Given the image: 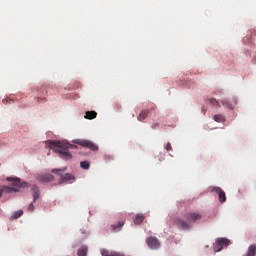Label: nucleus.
<instances>
[{"label":"nucleus","instance_id":"1","mask_svg":"<svg viewBox=\"0 0 256 256\" xmlns=\"http://www.w3.org/2000/svg\"><path fill=\"white\" fill-rule=\"evenodd\" d=\"M47 145L50 147V149H55V152L58 153L61 159H64L65 161L73 159V155L71 154V152H69V143L63 141L49 140L47 142Z\"/></svg>","mask_w":256,"mask_h":256},{"label":"nucleus","instance_id":"2","mask_svg":"<svg viewBox=\"0 0 256 256\" xmlns=\"http://www.w3.org/2000/svg\"><path fill=\"white\" fill-rule=\"evenodd\" d=\"M65 171H67V167L61 169H52V173L59 175L60 183H71V181H75V176L69 173L63 174Z\"/></svg>","mask_w":256,"mask_h":256},{"label":"nucleus","instance_id":"3","mask_svg":"<svg viewBox=\"0 0 256 256\" xmlns=\"http://www.w3.org/2000/svg\"><path fill=\"white\" fill-rule=\"evenodd\" d=\"M72 143H74V145H80V147H86L87 149H90V151H99V146L87 139H74Z\"/></svg>","mask_w":256,"mask_h":256},{"label":"nucleus","instance_id":"4","mask_svg":"<svg viewBox=\"0 0 256 256\" xmlns=\"http://www.w3.org/2000/svg\"><path fill=\"white\" fill-rule=\"evenodd\" d=\"M185 219L190 223H195L197 221H201V219H203V215L197 212H189L185 214Z\"/></svg>","mask_w":256,"mask_h":256},{"label":"nucleus","instance_id":"5","mask_svg":"<svg viewBox=\"0 0 256 256\" xmlns=\"http://www.w3.org/2000/svg\"><path fill=\"white\" fill-rule=\"evenodd\" d=\"M229 243H231L229 241V239H227V238H219L217 240V243L214 245V251L216 253H219V251H221V249H223V247H227L229 245Z\"/></svg>","mask_w":256,"mask_h":256},{"label":"nucleus","instance_id":"6","mask_svg":"<svg viewBox=\"0 0 256 256\" xmlns=\"http://www.w3.org/2000/svg\"><path fill=\"white\" fill-rule=\"evenodd\" d=\"M36 179L39 183H51V181L55 180V177L51 174H38Z\"/></svg>","mask_w":256,"mask_h":256},{"label":"nucleus","instance_id":"7","mask_svg":"<svg viewBox=\"0 0 256 256\" xmlns=\"http://www.w3.org/2000/svg\"><path fill=\"white\" fill-rule=\"evenodd\" d=\"M146 243L150 249H159L161 247L159 240L153 236L147 238Z\"/></svg>","mask_w":256,"mask_h":256},{"label":"nucleus","instance_id":"8","mask_svg":"<svg viewBox=\"0 0 256 256\" xmlns=\"http://www.w3.org/2000/svg\"><path fill=\"white\" fill-rule=\"evenodd\" d=\"M212 191L218 194L220 203H225L227 201V196L225 195V191L219 187H213Z\"/></svg>","mask_w":256,"mask_h":256},{"label":"nucleus","instance_id":"9","mask_svg":"<svg viewBox=\"0 0 256 256\" xmlns=\"http://www.w3.org/2000/svg\"><path fill=\"white\" fill-rule=\"evenodd\" d=\"M17 191H19V189L14 187L0 186V197L7 195V193H17Z\"/></svg>","mask_w":256,"mask_h":256},{"label":"nucleus","instance_id":"10","mask_svg":"<svg viewBox=\"0 0 256 256\" xmlns=\"http://www.w3.org/2000/svg\"><path fill=\"white\" fill-rule=\"evenodd\" d=\"M176 225L178 229H191V222H187L182 218L176 220Z\"/></svg>","mask_w":256,"mask_h":256},{"label":"nucleus","instance_id":"11","mask_svg":"<svg viewBox=\"0 0 256 256\" xmlns=\"http://www.w3.org/2000/svg\"><path fill=\"white\" fill-rule=\"evenodd\" d=\"M7 181H12L14 187H27V182H23L20 178L8 177Z\"/></svg>","mask_w":256,"mask_h":256},{"label":"nucleus","instance_id":"12","mask_svg":"<svg viewBox=\"0 0 256 256\" xmlns=\"http://www.w3.org/2000/svg\"><path fill=\"white\" fill-rule=\"evenodd\" d=\"M149 113H151V110L149 109H146L140 112V114L137 117L138 121H145V119L149 117Z\"/></svg>","mask_w":256,"mask_h":256},{"label":"nucleus","instance_id":"13","mask_svg":"<svg viewBox=\"0 0 256 256\" xmlns=\"http://www.w3.org/2000/svg\"><path fill=\"white\" fill-rule=\"evenodd\" d=\"M32 191H33V203L39 199V187L37 185L32 186Z\"/></svg>","mask_w":256,"mask_h":256},{"label":"nucleus","instance_id":"14","mask_svg":"<svg viewBox=\"0 0 256 256\" xmlns=\"http://www.w3.org/2000/svg\"><path fill=\"white\" fill-rule=\"evenodd\" d=\"M143 221H145V216L142 214H137L134 219L135 225H141V223H143Z\"/></svg>","mask_w":256,"mask_h":256},{"label":"nucleus","instance_id":"15","mask_svg":"<svg viewBox=\"0 0 256 256\" xmlns=\"http://www.w3.org/2000/svg\"><path fill=\"white\" fill-rule=\"evenodd\" d=\"M210 105H212V107H216L218 109H221V104L219 103V101H217V99L215 98H210L208 99Z\"/></svg>","mask_w":256,"mask_h":256},{"label":"nucleus","instance_id":"16","mask_svg":"<svg viewBox=\"0 0 256 256\" xmlns=\"http://www.w3.org/2000/svg\"><path fill=\"white\" fill-rule=\"evenodd\" d=\"M97 118V112L95 111H87L85 115V119H96Z\"/></svg>","mask_w":256,"mask_h":256},{"label":"nucleus","instance_id":"17","mask_svg":"<svg viewBox=\"0 0 256 256\" xmlns=\"http://www.w3.org/2000/svg\"><path fill=\"white\" fill-rule=\"evenodd\" d=\"M222 105L227 109H235V106L231 104V102H229L227 99L222 100Z\"/></svg>","mask_w":256,"mask_h":256},{"label":"nucleus","instance_id":"18","mask_svg":"<svg viewBox=\"0 0 256 256\" xmlns=\"http://www.w3.org/2000/svg\"><path fill=\"white\" fill-rule=\"evenodd\" d=\"M214 121H216V123H223V121H225V116L216 114L214 115Z\"/></svg>","mask_w":256,"mask_h":256},{"label":"nucleus","instance_id":"19","mask_svg":"<svg viewBox=\"0 0 256 256\" xmlns=\"http://www.w3.org/2000/svg\"><path fill=\"white\" fill-rule=\"evenodd\" d=\"M87 247L83 246L82 248H80L77 252L78 256H87Z\"/></svg>","mask_w":256,"mask_h":256},{"label":"nucleus","instance_id":"20","mask_svg":"<svg viewBox=\"0 0 256 256\" xmlns=\"http://www.w3.org/2000/svg\"><path fill=\"white\" fill-rule=\"evenodd\" d=\"M80 167L85 170L89 169V167H90L89 161L80 162Z\"/></svg>","mask_w":256,"mask_h":256},{"label":"nucleus","instance_id":"21","mask_svg":"<svg viewBox=\"0 0 256 256\" xmlns=\"http://www.w3.org/2000/svg\"><path fill=\"white\" fill-rule=\"evenodd\" d=\"M21 215H23V210H19V211L15 212L13 217H14V219H19V217H21Z\"/></svg>","mask_w":256,"mask_h":256},{"label":"nucleus","instance_id":"22","mask_svg":"<svg viewBox=\"0 0 256 256\" xmlns=\"http://www.w3.org/2000/svg\"><path fill=\"white\" fill-rule=\"evenodd\" d=\"M104 160L106 161V163H109L110 161H113V157L109 154H105Z\"/></svg>","mask_w":256,"mask_h":256},{"label":"nucleus","instance_id":"23","mask_svg":"<svg viewBox=\"0 0 256 256\" xmlns=\"http://www.w3.org/2000/svg\"><path fill=\"white\" fill-rule=\"evenodd\" d=\"M28 211H31V212L35 211V205H33V202L29 204Z\"/></svg>","mask_w":256,"mask_h":256},{"label":"nucleus","instance_id":"24","mask_svg":"<svg viewBox=\"0 0 256 256\" xmlns=\"http://www.w3.org/2000/svg\"><path fill=\"white\" fill-rule=\"evenodd\" d=\"M165 149L166 151H171L173 149V147L171 146V143L168 142Z\"/></svg>","mask_w":256,"mask_h":256},{"label":"nucleus","instance_id":"25","mask_svg":"<svg viewBox=\"0 0 256 256\" xmlns=\"http://www.w3.org/2000/svg\"><path fill=\"white\" fill-rule=\"evenodd\" d=\"M68 149H77V145L69 144Z\"/></svg>","mask_w":256,"mask_h":256},{"label":"nucleus","instance_id":"26","mask_svg":"<svg viewBox=\"0 0 256 256\" xmlns=\"http://www.w3.org/2000/svg\"><path fill=\"white\" fill-rule=\"evenodd\" d=\"M157 127H159L158 123H155V124L152 125V129H157Z\"/></svg>","mask_w":256,"mask_h":256},{"label":"nucleus","instance_id":"27","mask_svg":"<svg viewBox=\"0 0 256 256\" xmlns=\"http://www.w3.org/2000/svg\"><path fill=\"white\" fill-rule=\"evenodd\" d=\"M125 225V222H118V227H123Z\"/></svg>","mask_w":256,"mask_h":256},{"label":"nucleus","instance_id":"28","mask_svg":"<svg viewBox=\"0 0 256 256\" xmlns=\"http://www.w3.org/2000/svg\"><path fill=\"white\" fill-rule=\"evenodd\" d=\"M113 227V229H114V231H117L116 229H117V226H112Z\"/></svg>","mask_w":256,"mask_h":256},{"label":"nucleus","instance_id":"29","mask_svg":"<svg viewBox=\"0 0 256 256\" xmlns=\"http://www.w3.org/2000/svg\"><path fill=\"white\" fill-rule=\"evenodd\" d=\"M3 103H7V100H3Z\"/></svg>","mask_w":256,"mask_h":256},{"label":"nucleus","instance_id":"30","mask_svg":"<svg viewBox=\"0 0 256 256\" xmlns=\"http://www.w3.org/2000/svg\"><path fill=\"white\" fill-rule=\"evenodd\" d=\"M254 63H256V58H254Z\"/></svg>","mask_w":256,"mask_h":256}]
</instances>
